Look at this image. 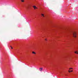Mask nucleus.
<instances>
[{"mask_svg": "<svg viewBox=\"0 0 78 78\" xmlns=\"http://www.w3.org/2000/svg\"><path fill=\"white\" fill-rule=\"evenodd\" d=\"M73 34L74 37H76V32H73Z\"/></svg>", "mask_w": 78, "mask_h": 78, "instance_id": "1", "label": "nucleus"}, {"mask_svg": "<svg viewBox=\"0 0 78 78\" xmlns=\"http://www.w3.org/2000/svg\"><path fill=\"white\" fill-rule=\"evenodd\" d=\"M41 17H44V15L43 14H41Z\"/></svg>", "mask_w": 78, "mask_h": 78, "instance_id": "2", "label": "nucleus"}, {"mask_svg": "<svg viewBox=\"0 0 78 78\" xmlns=\"http://www.w3.org/2000/svg\"><path fill=\"white\" fill-rule=\"evenodd\" d=\"M42 69H43V68H40V71H42Z\"/></svg>", "mask_w": 78, "mask_h": 78, "instance_id": "3", "label": "nucleus"}, {"mask_svg": "<svg viewBox=\"0 0 78 78\" xmlns=\"http://www.w3.org/2000/svg\"><path fill=\"white\" fill-rule=\"evenodd\" d=\"M33 8H34V9H36V6H33Z\"/></svg>", "mask_w": 78, "mask_h": 78, "instance_id": "4", "label": "nucleus"}, {"mask_svg": "<svg viewBox=\"0 0 78 78\" xmlns=\"http://www.w3.org/2000/svg\"><path fill=\"white\" fill-rule=\"evenodd\" d=\"M32 53L33 54H35V55L36 54V52L34 51L32 52Z\"/></svg>", "mask_w": 78, "mask_h": 78, "instance_id": "5", "label": "nucleus"}, {"mask_svg": "<svg viewBox=\"0 0 78 78\" xmlns=\"http://www.w3.org/2000/svg\"><path fill=\"white\" fill-rule=\"evenodd\" d=\"M77 52H78V51H76L75 52V53H76V54H78V52L77 53Z\"/></svg>", "mask_w": 78, "mask_h": 78, "instance_id": "6", "label": "nucleus"}, {"mask_svg": "<svg viewBox=\"0 0 78 78\" xmlns=\"http://www.w3.org/2000/svg\"><path fill=\"white\" fill-rule=\"evenodd\" d=\"M22 2H24V0H21Z\"/></svg>", "mask_w": 78, "mask_h": 78, "instance_id": "7", "label": "nucleus"}, {"mask_svg": "<svg viewBox=\"0 0 78 78\" xmlns=\"http://www.w3.org/2000/svg\"><path fill=\"white\" fill-rule=\"evenodd\" d=\"M45 40L46 41H47V39L46 38L45 39Z\"/></svg>", "mask_w": 78, "mask_h": 78, "instance_id": "8", "label": "nucleus"}, {"mask_svg": "<svg viewBox=\"0 0 78 78\" xmlns=\"http://www.w3.org/2000/svg\"><path fill=\"white\" fill-rule=\"evenodd\" d=\"M10 47H11V49H12V46H10Z\"/></svg>", "mask_w": 78, "mask_h": 78, "instance_id": "9", "label": "nucleus"}, {"mask_svg": "<svg viewBox=\"0 0 78 78\" xmlns=\"http://www.w3.org/2000/svg\"><path fill=\"white\" fill-rule=\"evenodd\" d=\"M68 72H71V71H68Z\"/></svg>", "mask_w": 78, "mask_h": 78, "instance_id": "10", "label": "nucleus"}, {"mask_svg": "<svg viewBox=\"0 0 78 78\" xmlns=\"http://www.w3.org/2000/svg\"><path fill=\"white\" fill-rule=\"evenodd\" d=\"M36 9H37V8L36 7Z\"/></svg>", "mask_w": 78, "mask_h": 78, "instance_id": "11", "label": "nucleus"}, {"mask_svg": "<svg viewBox=\"0 0 78 78\" xmlns=\"http://www.w3.org/2000/svg\"><path fill=\"white\" fill-rule=\"evenodd\" d=\"M70 69H71V68H69V70H70Z\"/></svg>", "mask_w": 78, "mask_h": 78, "instance_id": "12", "label": "nucleus"}, {"mask_svg": "<svg viewBox=\"0 0 78 78\" xmlns=\"http://www.w3.org/2000/svg\"><path fill=\"white\" fill-rule=\"evenodd\" d=\"M71 72H73V70H72L71 71Z\"/></svg>", "mask_w": 78, "mask_h": 78, "instance_id": "13", "label": "nucleus"}, {"mask_svg": "<svg viewBox=\"0 0 78 78\" xmlns=\"http://www.w3.org/2000/svg\"><path fill=\"white\" fill-rule=\"evenodd\" d=\"M71 69H73V68H71Z\"/></svg>", "mask_w": 78, "mask_h": 78, "instance_id": "14", "label": "nucleus"}]
</instances>
